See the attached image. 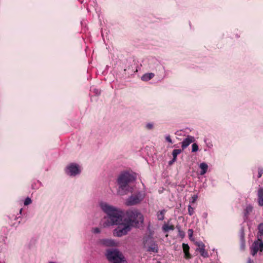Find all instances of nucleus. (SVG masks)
<instances>
[{"mask_svg":"<svg viewBox=\"0 0 263 263\" xmlns=\"http://www.w3.org/2000/svg\"><path fill=\"white\" fill-rule=\"evenodd\" d=\"M195 140L194 137L188 136L182 142L181 147L183 149L186 148L191 143L193 142Z\"/></svg>","mask_w":263,"mask_h":263,"instance_id":"obj_10","label":"nucleus"},{"mask_svg":"<svg viewBox=\"0 0 263 263\" xmlns=\"http://www.w3.org/2000/svg\"><path fill=\"white\" fill-rule=\"evenodd\" d=\"M258 204L260 206H263V198H258Z\"/></svg>","mask_w":263,"mask_h":263,"instance_id":"obj_32","label":"nucleus"},{"mask_svg":"<svg viewBox=\"0 0 263 263\" xmlns=\"http://www.w3.org/2000/svg\"><path fill=\"white\" fill-rule=\"evenodd\" d=\"M153 73H147L142 76L141 79L143 81H148L154 77Z\"/></svg>","mask_w":263,"mask_h":263,"instance_id":"obj_15","label":"nucleus"},{"mask_svg":"<svg viewBox=\"0 0 263 263\" xmlns=\"http://www.w3.org/2000/svg\"><path fill=\"white\" fill-rule=\"evenodd\" d=\"M262 174H263V168H258V178L261 177V176Z\"/></svg>","mask_w":263,"mask_h":263,"instance_id":"obj_28","label":"nucleus"},{"mask_svg":"<svg viewBox=\"0 0 263 263\" xmlns=\"http://www.w3.org/2000/svg\"><path fill=\"white\" fill-rule=\"evenodd\" d=\"M105 256L108 261L113 263H127L123 255L118 249L106 250Z\"/></svg>","mask_w":263,"mask_h":263,"instance_id":"obj_4","label":"nucleus"},{"mask_svg":"<svg viewBox=\"0 0 263 263\" xmlns=\"http://www.w3.org/2000/svg\"><path fill=\"white\" fill-rule=\"evenodd\" d=\"M80 169L78 164L71 163L67 166L66 173L70 176H76L80 173Z\"/></svg>","mask_w":263,"mask_h":263,"instance_id":"obj_8","label":"nucleus"},{"mask_svg":"<svg viewBox=\"0 0 263 263\" xmlns=\"http://www.w3.org/2000/svg\"><path fill=\"white\" fill-rule=\"evenodd\" d=\"M240 239L241 247L244 248L245 246V231L244 228L241 227L240 230Z\"/></svg>","mask_w":263,"mask_h":263,"instance_id":"obj_14","label":"nucleus"},{"mask_svg":"<svg viewBox=\"0 0 263 263\" xmlns=\"http://www.w3.org/2000/svg\"><path fill=\"white\" fill-rule=\"evenodd\" d=\"M93 232L94 233H99L100 232V230L98 228H96L93 229Z\"/></svg>","mask_w":263,"mask_h":263,"instance_id":"obj_33","label":"nucleus"},{"mask_svg":"<svg viewBox=\"0 0 263 263\" xmlns=\"http://www.w3.org/2000/svg\"><path fill=\"white\" fill-rule=\"evenodd\" d=\"M181 152V150L180 149H175L173 150L172 155L174 160H176L177 156Z\"/></svg>","mask_w":263,"mask_h":263,"instance_id":"obj_21","label":"nucleus"},{"mask_svg":"<svg viewBox=\"0 0 263 263\" xmlns=\"http://www.w3.org/2000/svg\"><path fill=\"white\" fill-rule=\"evenodd\" d=\"M22 212V209H20V213L21 214Z\"/></svg>","mask_w":263,"mask_h":263,"instance_id":"obj_37","label":"nucleus"},{"mask_svg":"<svg viewBox=\"0 0 263 263\" xmlns=\"http://www.w3.org/2000/svg\"><path fill=\"white\" fill-rule=\"evenodd\" d=\"M145 196V191H141L137 193L135 195L130 196L129 197H144Z\"/></svg>","mask_w":263,"mask_h":263,"instance_id":"obj_17","label":"nucleus"},{"mask_svg":"<svg viewBox=\"0 0 263 263\" xmlns=\"http://www.w3.org/2000/svg\"><path fill=\"white\" fill-rule=\"evenodd\" d=\"M166 140L169 142L170 143H173L172 140L170 137V135H167L165 137Z\"/></svg>","mask_w":263,"mask_h":263,"instance_id":"obj_30","label":"nucleus"},{"mask_svg":"<svg viewBox=\"0 0 263 263\" xmlns=\"http://www.w3.org/2000/svg\"><path fill=\"white\" fill-rule=\"evenodd\" d=\"M199 167L201 170V171L200 172V175H203L205 174L207 171L208 167L207 164L204 162L201 163L200 164Z\"/></svg>","mask_w":263,"mask_h":263,"instance_id":"obj_16","label":"nucleus"},{"mask_svg":"<svg viewBox=\"0 0 263 263\" xmlns=\"http://www.w3.org/2000/svg\"><path fill=\"white\" fill-rule=\"evenodd\" d=\"M163 231L164 232H167L169 230H174V226H168L167 224H164L163 227Z\"/></svg>","mask_w":263,"mask_h":263,"instance_id":"obj_18","label":"nucleus"},{"mask_svg":"<svg viewBox=\"0 0 263 263\" xmlns=\"http://www.w3.org/2000/svg\"><path fill=\"white\" fill-rule=\"evenodd\" d=\"M198 151V145L196 143H193L192 144V152H196Z\"/></svg>","mask_w":263,"mask_h":263,"instance_id":"obj_24","label":"nucleus"},{"mask_svg":"<svg viewBox=\"0 0 263 263\" xmlns=\"http://www.w3.org/2000/svg\"><path fill=\"white\" fill-rule=\"evenodd\" d=\"M247 263H254L253 260H252L250 258L248 259Z\"/></svg>","mask_w":263,"mask_h":263,"instance_id":"obj_35","label":"nucleus"},{"mask_svg":"<svg viewBox=\"0 0 263 263\" xmlns=\"http://www.w3.org/2000/svg\"><path fill=\"white\" fill-rule=\"evenodd\" d=\"M258 197H263V189L260 188L257 193Z\"/></svg>","mask_w":263,"mask_h":263,"instance_id":"obj_26","label":"nucleus"},{"mask_svg":"<svg viewBox=\"0 0 263 263\" xmlns=\"http://www.w3.org/2000/svg\"><path fill=\"white\" fill-rule=\"evenodd\" d=\"M143 248L146 249L148 252L157 253L158 252V245L154 241L151 235H145L143 238Z\"/></svg>","mask_w":263,"mask_h":263,"instance_id":"obj_5","label":"nucleus"},{"mask_svg":"<svg viewBox=\"0 0 263 263\" xmlns=\"http://www.w3.org/2000/svg\"><path fill=\"white\" fill-rule=\"evenodd\" d=\"M166 212V211L164 210H161L160 211L158 214L157 217L159 220H163L164 218V214Z\"/></svg>","mask_w":263,"mask_h":263,"instance_id":"obj_20","label":"nucleus"},{"mask_svg":"<svg viewBox=\"0 0 263 263\" xmlns=\"http://www.w3.org/2000/svg\"><path fill=\"white\" fill-rule=\"evenodd\" d=\"M136 180V176L128 171L120 173L116 180L117 194L119 196H125L134 191L133 184Z\"/></svg>","mask_w":263,"mask_h":263,"instance_id":"obj_1","label":"nucleus"},{"mask_svg":"<svg viewBox=\"0 0 263 263\" xmlns=\"http://www.w3.org/2000/svg\"><path fill=\"white\" fill-rule=\"evenodd\" d=\"M195 244L198 247L196 251H199L200 254L203 257H208V253L205 250V245L202 241H196Z\"/></svg>","mask_w":263,"mask_h":263,"instance_id":"obj_9","label":"nucleus"},{"mask_svg":"<svg viewBox=\"0 0 263 263\" xmlns=\"http://www.w3.org/2000/svg\"><path fill=\"white\" fill-rule=\"evenodd\" d=\"M194 208L191 206V204L188 205V213L190 216H192L194 214Z\"/></svg>","mask_w":263,"mask_h":263,"instance_id":"obj_23","label":"nucleus"},{"mask_svg":"<svg viewBox=\"0 0 263 263\" xmlns=\"http://www.w3.org/2000/svg\"><path fill=\"white\" fill-rule=\"evenodd\" d=\"M197 198H193L192 200L190 201L191 203H194L196 201Z\"/></svg>","mask_w":263,"mask_h":263,"instance_id":"obj_36","label":"nucleus"},{"mask_svg":"<svg viewBox=\"0 0 263 263\" xmlns=\"http://www.w3.org/2000/svg\"><path fill=\"white\" fill-rule=\"evenodd\" d=\"M182 248L184 253V257L186 259H190L192 256L189 252L190 247L187 244L183 243L182 244Z\"/></svg>","mask_w":263,"mask_h":263,"instance_id":"obj_13","label":"nucleus"},{"mask_svg":"<svg viewBox=\"0 0 263 263\" xmlns=\"http://www.w3.org/2000/svg\"><path fill=\"white\" fill-rule=\"evenodd\" d=\"M142 198H128L125 204L128 206H132L139 203L142 201Z\"/></svg>","mask_w":263,"mask_h":263,"instance_id":"obj_11","label":"nucleus"},{"mask_svg":"<svg viewBox=\"0 0 263 263\" xmlns=\"http://www.w3.org/2000/svg\"><path fill=\"white\" fill-rule=\"evenodd\" d=\"M100 205L103 211L107 215L106 221L107 226L118 225L123 222L125 213L122 211L105 202H101Z\"/></svg>","mask_w":263,"mask_h":263,"instance_id":"obj_2","label":"nucleus"},{"mask_svg":"<svg viewBox=\"0 0 263 263\" xmlns=\"http://www.w3.org/2000/svg\"><path fill=\"white\" fill-rule=\"evenodd\" d=\"M143 215L136 210H128L123 217V221L130 225V227L139 228L143 223Z\"/></svg>","mask_w":263,"mask_h":263,"instance_id":"obj_3","label":"nucleus"},{"mask_svg":"<svg viewBox=\"0 0 263 263\" xmlns=\"http://www.w3.org/2000/svg\"><path fill=\"white\" fill-rule=\"evenodd\" d=\"M103 243L106 246H113L115 245V242L112 240L104 239L103 240Z\"/></svg>","mask_w":263,"mask_h":263,"instance_id":"obj_19","label":"nucleus"},{"mask_svg":"<svg viewBox=\"0 0 263 263\" xmlns=\"http://www.w3.org/2000/svg\"><path fill=\"white\" fill-rule=\"evenodd\" d=\"M251 254L252 256H255L258 251L262 252L263 251V242L260 239H258L257 241H255L250 247Z\"/></svg>","mask_w":263,"mask_h":263,"instance_id":"obj_7","label":"nucleus"},{"mask_svg":"<svg viewBox=\"0 0 263 263\" xmlns=\"http://www.w3.org/2000/svg\"><path fill=\"white\" fill-rule=\"evenodd\" d=\"M118 227L114 231V236L117 237H122L125 235L132 230V228L129 224L124 221L118 224Z\"/></svg>","mask_w":263,"mask_h":263,"instance_id":"obj_6","label":"nucleus"},{"mask_svg":"<svg viewBox=\"0 0 263 263\" xmlns=\"http://www.w3.org/2000/svg\"><path fill=\"white\" fill-rule=\"evenodd\" d=\"M258 229L260 235H263V223H260L258 224Z\"/></svg>","mask_w":263,"mask_h":263,"instance_id":"obj_22","label":"nucleus"},{"mask_svg":"<svg viewBox=\"0 0 263 263\" xmlns=\"http://www.w3.org/2000/svg\"><path fill=\"white\" fill-rule=\"evenodd\" d=\"M176 160H174V158H173L172 160L168 162V164L170 165H172L174 162L176 161Z\"/></svg>","mask_w":263,"mask_h":263,"instance_id":"obj_34","label":"nucleus"},{"mask_svg":"<svg viewBox=\"0 0 263 263\" xmlns=\"http://www.w3.org/2000/svg\"><path fill=\"white\" fill-rule=\"evenodd\" d=\"M49 263H55V262H53V261H50Z\"/></svg>","mask_w":263,"mask_h":263,"instance_id":"obj_38","label":"nucleus"},{"mask_svg":"<svg viewBox=\"0 0 263 263\" xmlns=\"http://www.w3.org/2000/svg\"><path fill=\"white\" fill-rule=\"evenodd\" d=\"M31 202H32V201L31 200V198H26L24 201V204L25 205H28L29 204H30Z\"/></svg>","mask_w":263,"mask_h":263,"instance_id":"obj_27","label":"nucleus"},{"mask_svg":"<svg viewBox=\"0 0 263 263\" xmlns=\"http://www.w3.org/2000/svg\"><path fill=\"white\" fill-rule=\"evenodd\" d=\"M189 236L191 240H192V237L193 235V230L192 229H189Z\"/></svg>","mask_w":263,"mask_h":263,"instance_id":"obj_29","label":"nucleus"},{"mask_svg":"<svg viewBox=\"0 0 263 263\" xmlns=\"http://www.w3.org/2000/svg\"><path fill=\"white\" fill-rule=\"evenodd\" d=\"M177 228L178 230V233H179V236L182 238L185 235L184 232L180 230V226H177Z\"/></svg>","mask_w":263,"mask_h":263,"instance_id":"obj_25","label":"nucleus"},{"mask_svg":"<svg viewBox=\"0 0 263 263\" xmlns=\"http://www.w3.org/2000/svg\"><path fill=\"white\" fill-rule=\"evenodd\" d=\"M146 127L148 129H151L153 128V124L152 123H147Z\"/></svg>","mask_w":263,"mask_h":263,"instance_id":"obj_31","label":"nucleus"},{"mask_svg":"<svg viewBox=\"0 0 263 263\" xmlns=\"http://www.w3.org/2000/svg\"><path fill=\"white\" fill-rule=\"evenodd\" d=\"M253 206L251 204H248L244 210L243 212V220L246 221L248 218L249 214L252 212Z\"/></svg>","mask_w":263,"mask_h":263,"instance_id":"obj_12","label":"nucleus"}]
</instances>
